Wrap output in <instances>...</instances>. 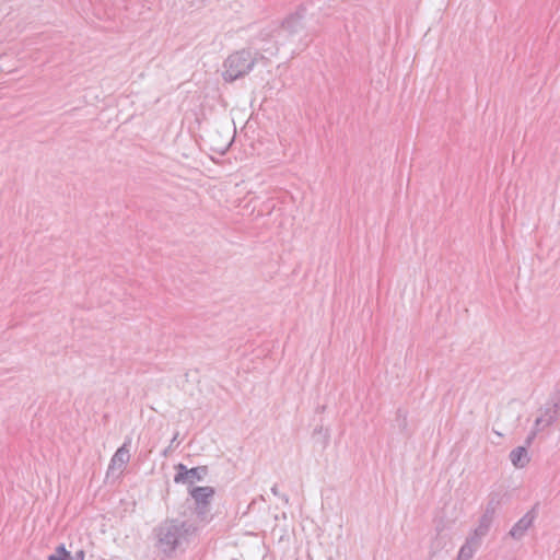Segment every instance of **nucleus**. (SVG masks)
<instances>
[{
    "mask_svg": "<svg viewBox=\"0 0 560 560\" xmlns=\"http://www.w3.org/2000/svg\"><path fill=\"white\" fill-rule=\"evenodd\" d=\"M195 530L192 524L179 520H165L154 530L156 539L155 547L165 556L171 558L175 550L187 539V536Z\"/></svg>",
    "mask_w": 560,
    "mask_h": 560,
    "instance_id": "f257e3e1",
    "label": "nucleus"
},
{
    "mask_svg": "<svg viewBox=\"0 0 560 560\" xmlns=\"http://www.w3.org/2000/svg\"><path fill=\"white\" fill-rule=\"evenodd\" d=\"M257 61L256 55L252 51L242 49L230 55L224 61L223 79L226 82H233L243 78L253 69Z\"/></svg>",
    "mask_w": 560,
    "mask_h": 560,
    "instance_id": "f03ea898",
    "label": "nucleus"
},
{
    "mask_svg": "<svg viewBox=\"0 0 560 560\" xmlns=\"http://www.w3.org/2000/svg\"><path fill=\"white\" fill-rule=\"evenodd\" d=\"M188 493L195 502V513L200 521H209L210 504L215 494L213 487H190Z\"/></svg>",
    "mask_w": 560,
    "mask_h": 560,
    "instance_id": "7ed1b4c3",
    "label": "nucleus"
},
{
    "mask_svg": "<svg viewBox=\"0 0 560 560\" xmlns=\"http://www.w3.org/2000/svg\"><path fill=\"white\" fill-rule=\"evenodd\" d=\"M176 474L174 476L175 483L192 486L196 481H201L208 475L207 466H198L188 469L184 464L175 465Z\"/></svg>",
    "mask_w": 560,
    "mask_h": 560,
    "instance_id": "20e7f679",
    "label": "nucleus"
},
{
    "mask_svg": "<svg viewBox=\"0 0 560 560\" xmlns=\"http://www.w3.org/2000/svg\"><path fill=\"white\" fill-rule=\"evenodd\" d=\"M559 410L560 401H552L547 404L545 408L540 409L541 413L535 420L534 425L540 431L550 427L557 420Z\"/></svg>",
    "mask_w": 560,
    "mask_h": 560,
    "instance_id": "39448f33",
    "label": "nucleus"
},
{
    "mask_svg": "<svg viewBox=\"0 0 560 560\" xmlns=\"http://www.w3.org/2000/svg\"><path fill=\"white\" fill-rule=\"evenodd\" d=\"M306 14V8L300 5L295 12L291 13L282 23V27L290 35L300 33L304 28V19Z\"/></svg>",
    "mask_w": 560,
    "mask_h": 560,
    "instance_id": "423d86ee",
    "label": "nucleus"
},
{
    "mask_svg": "<svg viewBox=\"0 0 560 560\" xmlns=\"http://www.w3.org/2000/svg\"><path fill=\"white\" fill-rule=\"evenodd\" d=\"M536 506L529 510L523 517H521L511 528L510 536L514 539H521L527 529L533 525L536 518Z\"/></svg>",
    "mask_w": 560,
    "mask_h": 560,
    "instance_id": "0eeeda50",
    "label": "nucleus"
},
{
    "mask_svg": "<svg viewBox=\"0 0 560 560\" xmlns=\"http://www.w3.org/2000/svg\"><path fill=\"white\" fill-rule=\"evenodd\" d=\"M130 443V439L125 442L113 455L109 464V469H122L125 465L130 459L128 444Z\"/></svg>",
    "mask_w": 560,
    "mask_h": 560,
    "instance_id": "6e6552de",
    "label": "nucleus"
},
{
    "mask_svg": "<svg viewBox=\"0 0 560 560\" xmlns=\"http://www.w3.org/2000/svg\"><path fill=\"white\" fill-rule=\"evenodd\" d=\"M480 545V540L469 535L458 551L457 560H471Z\"/></svg>",
    "mask_w": 560,
    "mask_h": 560,
    "instance_id": "1a4fd4ad",
    "label": "nucleus"
},
{
    "mask_svg": "<svg viewBox=\"0 0 560 560\" xmlns=\"http://www.w3.org/2000/svg\"><path fill=\"white\" fill-rule=\"evenodd\" d=\"M509 457L516 468H523L529 462V456L526 446L515 447L510 452Z\"/></svg>",
    "mask_w": 560,
    "mask_h": 560,
    "instance_id": "9d476101",
    "label": "nucleus"
},
{
    "mask_svg": "<svg viewBox=\"0 0 560 560\" xmlns=\"http://www.w3.org/2000/svg\"><path fill=\"white\" fill-rule=\"evenodd\" d=\"M493 520H494V517L483 513L479 520L478 526L474 529V532H472V534H470V536H472L481 541L482 538L488 534V532L493 523Z\"/></svg>",
    "mask_w": 560,
    "mask_h": 560,
    "instance_id": "9b49d317",
    "label": "nucleus"
},
{
    "mask_svg": "<svg viewBox=\"0 0 560 560\" xmlns=\"http://www.w3.org/2000/svg\"><path fill=\"white\" fill-rule=\"evenodd\" d=\"M443 529L440 527H436V535L432 539L430 545V550L432 555H435L440 550H442L446 544H447V537L442 534Z\"/></svg>",
    "mask_w": 560,
    "mask_h": 560,
    "instance_id": "f8f14e48",
    "label": "nucleus"
},
{
    "mask_svg": "<svg viewBox=\"0 0 560 560\" xmlns=\"http://www.w3.org/2000/svg\"><path fill=\"white\" fill-rule=\"evenodd\" d=\"M48 560H70V552L66 549L65 545H59L55 552L49 555Z\"/></svg>",
    "mask_w": 560,
    "mask_h": 560,
    "instance_id": "ddd939ff",
    "label": "nucleus"
},
{
    "mask_svg": "<svg viewBox=\"0 0 560 560\" xmlns=\"http://www.w3.org/2000/svg\"><path fill=\"white\" fill-rule=\"evenodd\" d=\"M499 504H500V502L498 500H495L494 498L490 499L489 502L487 503V506H486V510L483 513L494 517L495 512L499 508Z\"/></svg>",
    "mask_w": 560,
    "mask_h": 560,
    "instance_id": "4468645a",
    "label": "nucleus"
},
{
    "mask_svg": "<svg viewBox=\"0 0 560 560\" xmlns=\"http://www.w3.org/2000/svg\"><path fill=\"white\" fill-rule=\"evenodd\" d=\"M397 421H399V427L405 430L407 427V412L398 409L397 410Z\"/></svg>",
    "mask_w": 560,
    "mask_h": 560,
    "instance_id": "2eb2a0df",
    "label": "nucleus"
},
{
    "mask_svg": "<svg viewBox=\"0 0 560 560\" xmlns=\"http://www.w3.org/2000/svg\"><path fill=\"white\" fill-rule=\"evenodd\" d=\"M538 432H540V430L534 425L533 430L530 431V433L528 434V436L525 440L524 446H526V448L533 443V441L535 440Z\"/></svg>",
    "mask_w": 560,
    "mask_h": 560,
    "instance_id": "dca6fc26",
    "label": "nucleus"
},
{
    "mask_svg": "<svg viewBox=\"0 0 560 560\" xmlns=\"http://www.w3.org/2000/svg\"><path fill=\"white\" fill-rule=\"evenodd\" d=\"M324 434V438H325V443L328 442V439H329V434H328V430H324V428L320 425V427H317L314 429V434Z\"/></svg>",
    "mask_w": 560,
    "mask_h": 560,
    "instance_id": "f3484780",
    "label": "nucleus"
},
{
    "mask_svg": "<svg viewBox=\"0 0 560 560\" xmlns=\"http://www.w3.org/2000/svg\"><path fill=\"white\" fill-rule=\"evenodd\" d=\"M271 492H272L275 495L280 497V498H281L285 503H288V502H289V498H288V495H285V494H280V492H279V489H278V486H277V485H275V486L271 488Z\"/></svg>",
    "mask_w": 560,
    "mask_h": 560,
    "instance_id": "a211bd4d",
    "label": "nucleus"
},
{
    "mask_svg": "<svg viewBox=\"0 0 560 560\" xmlns=\"http://www.w3.org/2000/svg\"><path fill=\"white\" fill-rule=\"evenodd\" d=\"M85 553L83 550H78L73 556L70 555V560H84Z\"/></svg>",
    "mask_w": 560,
    "mask_h": 560,
    "instance_id": "6ab92c4d",
    "label": "nucleus"
},
{
    "mask_svg": "<svg viewBox=\"0 0 560 560\" xmlns=\"http://www.w3.org/2000/svg\"><path fill=\"white\" fill-rule=\"evenodd\" d=\"M230 144H231V141L229 140L221 148H218L217 151L224 153L229 149Z\"/></svg>",
    "mask_w": 560,
    "mask_h": 560,
    "instance_id": "aec40b11",
    "label": "nucleus"
},
{
    "mask_svg": "<svg viewBox=\"0 0 560 560\" xmlns=\"http://www.w3.org/2000/svg\"><path fill=\"white\" fill-rule=\"evenodd\" d=\"M177 438H178V432L175 433V435L173 436L172 439V444L175 443L177 441Z\"/></svg>",
    "mask_w": 560,
    "mask_h": 560,
    "instance_id": "412c9836",
    "label": "nucleus"
}]
</instances>
